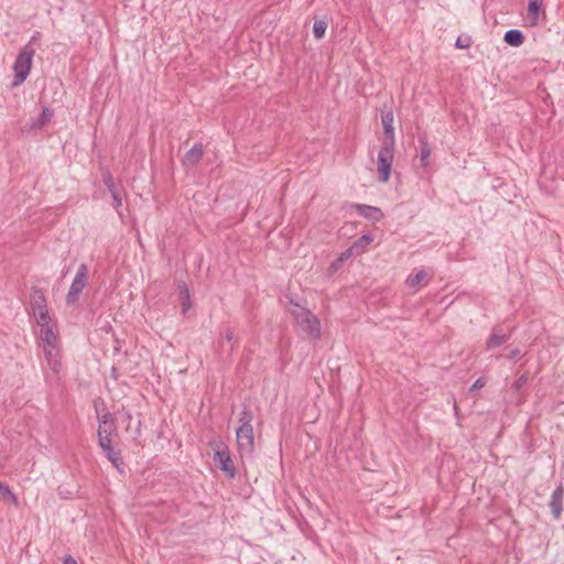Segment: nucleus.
<instances>
[{
	"label": "nucleus",
	"instance_id": "1",
	"mask_svg": "<svg viewBox=\"0 0 564 564\" xmlns=\"http://www.w3.org/2000/svg\"><path fill=\"white\" fill-rule=\"evenodd\" d=\"M33 316L40 327L39 341L41 346L59 345L56 325L52 321L42 294H36L32 300Z\"/></svg>",
	"mask_w": 564,
	"mask_h": 564
},
{
	"label": "nucleus",
	"instance_id": "2",
	"mask_svg": "<svg viewBox=\"0 0 564 564\" xmlns=\"http://www.w3.org/2000/svg\"><path fill=\"white\" fill-rule=\"evenodd\" d=\"M297 327L306 334V336L317 339L321 336L319 319L308 310L296 305L292 311Z\"/></svg>",
	"mask_w": 564,
	"mask_h": 564
},
{
	"label": "nucleus",
	"instance_id": "3",
	"mask_svg": "<svg viewBox=\"0 0 564 564\" xmlns=\"http://www.w3.org/2000/svg\"><path fill=\"white\" fill-rule=\"evenodd\" d=\"M116 433L115 421H101L98 425V444L108 459L118 466L119 453L111 446V436Z\"/></svg>",
	"mask_w": 564,
	"mask_h": 564
},
{
	"label": "nucleus",
	"instance_id": "4",
	"mask_svg": "<svg viewBox=\"0 0 564 564\" xmlns=\"http://www.w3.org/2000/svg\"><path fill=\"white\" fill-rule=\"evenodd\" d=\"M33 41H34V37H32L31 41L29 42V44H26L20 51V53L14 62V65H13V70H14L13 85L14 86L21 85L28 78V76L30 74L33 56L35 53L34 50L31 47V44L33 43Z\"/></svg>",
	"mask_w": 564,
	"mask_h": 564
},
{
	"label": "nucleus",
	"instance_id": "5",
	"mask_svg": "<svg viewBox=\"0 0 564 564\" xmlns=\"http://www.w3.org/2000/svg\"><path fill=\"white\" fill-rule=\"evenodd\" d=\"M44 354L45 376L48 380H58L63 365L59 345L41 346Z\"/></svg>",
	"mask_w": 564,
	"mask_h": 564
},
{
	"label": "nucleus",
	"instance_id": "6",
	"mask_svg": "<svg viewBox=\"0 0 564 564\" xmlns=\"http://www.w3.org/2000/svg\"><path fill=\"white\" fill-rule=\"evenodd\" d=\"M209 445L214 451V462L230 478H234L236 475V469L228 446L221 440H214L209 443Z\"/></svg>",
	"mask_w": 564,
	"mask_h": 564
},
{
	"label": "nucleus",
	"instance_id": "7",
	"mask_svg": "<svg viewBox=\"0 0 564 564\" xmlns=\"http://www.w3.org/2000/svg\"><path fill=\"white\" fill-rule=\"evenodd\" d=\"M393 159L394 145L382 144L377 160L378 180L381 183H387L390 180Z\"/></svg>",
	"mask_w": 564,
	"mask_h": 564
},
{
	"label": "nucleus",
	"instance_id": "8",
	"mask_svg": "<svg viewBox=\"0 0 564 564\" xmlns=\"http://www.w3.org/2000/svg\"><path fill=\"white\" fill-rule=\"evenodd\" d=\"M87 280H88V267L85 263H82L77 272L75 274V278L69 286V290L66 295V303L67 305H75L80 297V294L83 290L87 286Z\"/></svg>",
	"mask_w": 564,
	"mask_h": 564
},
{
	"label": "nucleus",
	"instance_id": "9",
	"mask_svg": "<svg viewBox=\"0 0 564 564\" xmlns=\"http://www.w3.org/2000/svg\"><path fill=\"white\" fill-rule=\"evenodd\" d=\"M237 446L241 456H249L254 448V433L252 426L238 427L236 432Z\"/></svg>",
	"mask_w": 564,
	"mask_h": 564
},
{
	"label": "nucleus",
	"instance_id": "10",
	"mask_svg": "<svg viewBox=\"0 0 564 564\" xmlns=\"http://www.w3.org/2000/svg\"><path fill=\"white\" fill-rule=\"evenodd\" d=\"M381 121H382L383 133H384L383 144L390 145V142H391V145H394L395 140H394V128H393V113H392V111H387V112L382 113Z\"/></svg>",
	"mask_w": 564,
	"mask_h": 564
},
{
	"label": "nucleus",
	"instance_id": "11",
	"mask_svg": "<svg viewBox=\"0 0 564 564\" xmlns=\"http://www.w3.org/2000/svg\"><path fill=\"white\" fill-rule=\"evenodd\" d=\"M360 216L364 218L377 223L383 218V213L380 208L369 205L356 204L352 206Z\"/></svg>",
	"mask_w": 564,
	"mask_h": 564
},
{
	"label": "nucleus",
	"instance_id": "12",
	"mask_svg": "<svg viewBox=\"0 0 564 564\" xmlns=\"http://www.w3.org/2000/svg\"><path fill=\"white\" fill-rule=\"evenodd\" d=\"M564 490L562 487H557L551 497L550 507L554 518L558 519L562 513Z\"/></svg>",
	"mask_w": 564,
	"mask_h": 564
},
{
	"label": "nucleus",
	"instance_id": "13",
	"mask_svg": "<svg viewBox=\"0 0 564 564\" xmlns=\"http://www.w3.org/2000/svg\"><path fill=\"white\" fill-rule=\"evenodd\" d=\"M431 279V274H429L425 270H420L406 279V284L409 288L414 289V291H417L422 284H425Z\"/></svg>",
	"mask_w": 564,
	"mask_h": 564
},
{
	"label": "nucleus",
	"instance_id": "14",
	"mask_svg": "<svg viewBox=\"0 0 564 564\" xmlns=\"http://www.w3.org/2000/svg\"><path fill=\"white\" fill-rule=\"evenodd\" d=\"M204 148L200 143L195 144L184 156L183 164L186 166L196 165L203 158Z\"/></svg>",
	"mask_w": 564,
	"mask_h": 564
},
{
	"label": "nucleus",
	"instance_id": "15",
	"mask_svg": "<svg viewBox=\"0 0 564 564\" xmlns=\"http://www.w3.org/2000/svg\"><path fill=\"white\" fill-rule=\"evenodd\" d=\"M542 0H529L527 19L530 25H536L540 20Z\"/></svg>",
	"mask_w": 564,
	"mask_h": 564
},
{
	"label": "nucleus",
	"instance_id": "16",
	"mask_svg": "<svg viewBox=\"0 0 564 564\" xmlns=\"http://www.w3.org/2000/svg\"><path fill=\"white\" fill-rule=\"evenodd\" d=\"M509 335L503 333L500 328H494L490 337L486 343L487 349H494L502 345L505 341H507Z\"/></svg>",
	"mask_w": 564,
	"mask_h": 564
},
{
	"label": "nucleus",
	"instance_id": "17",
	"mask_svg": "<svg viewBox=\"0 0 564 564\" xmlns=\"http://www.w3.org/2000/svg\"><path fill=\"white\" fill-rule=\"evenodd\" d=\"M503 40L511 46L519 47L524 42V35L519 30H509L505 33Z\"/></svg>",
	"mask_w": 564,
	"mask_h": 564
},
{
	"label": "nucleus",
	"instance_id": "18",
	"mask_svg": "<svg viewBox=\"0 0 564 564\" xmlns=\"http://www.w3.org/2000/svg\"><path fill=\"white\" fill-rule=\"evenodd\" d=\"M430 156H431V149L429 147V143L420 139V161L421 166L426 167L430 164Z\"/></svg>",
	"mask_w": 564,
	"mask_h": 564
},
{
	"label": "nucleus",
	"instance_id": "19",
	"mask_svg": "<svg viewBox=\"0 0 564 564\" xmlns=\"http://www.w3.org/2000/svg\"><path fill=\"white\" fill-rule=\"evenodd\" d=\"M180 295H181V305H182V313H186L191 308V300H189V291L185 283H182L178 285Z\"/></svg>",
	"mask_w": 564,
	"mask_h": 564
},
{
	"label": "nucleus",
	"instance_id": "20",
	"mask_svg": "<svg viewBox=\"0 0 564 564\" xmlns=\"http://www.w3.org/2000/svg\"><path fill=\"white\" fill-rule=\"evenodd\" d=\"M372 241L373 238L370 235H362L352 243L351 248L356 253H361Z\"/></svg>",
	"mask_w": 564,
	"mask_h": 564
},
{
	"label": "nucleus",
	"instance_id": "21",
	"mask_svg": "<svg viewBox=\"0 0 564 564\" xmlns=\"http://www.w3.org/2000/svg\"><path fill=\"white\" fill-rule=\"evenodd\" d=\"M52 117L53 110L50 108H44L39 118L36 119V121L33 123V128H42L51 121Z\"/></svg>",
	"mask_w": 564,
	"mask_h": 564
},
{
	"label": "nucleus",
	"instance_id": "22",
	"mask_svg": "<svg viewBox=\"0 0 564 564\" xmlns=\"http://www.w3.org/2000/svg\"><path fill=\"white\" fill-rule=\"evenodd\" d=\"M0 494L6 501H8L14 506L18 505L17 496L11 491V489L7 485H4L1 481H0Z\"/></svg>",
	"mask_w": 564,
	"mask_h": 564
},
{
	"label": "nucleus",
	"instance_id": "23",
	"mask_svg": "<svg viewBox=\"0 0 564 564\" xmlns=\"http://www.w3.org/2000/svg\"><path fill=\"white\" fill-rule=\"evenodd\" d=\"M327 29V23L325 21L318 20L314 22L313 25V34L316 39H322L325 35Z\"/></svg>",
	"mask_w": 564,
	"mask_h": 564
},
{
	"label": "nucleus",
	"instance_id": "24",
	"mask_svg": "<svg viewBox=\"0 0 564 564\" xmlns=\"http://www.w3.org/2000/svg\"><path fill=\"white\" fill-rule=\"evenodd\" d=\"M252 419H253V416H252L251 411L245 409L240 413V417H239L240 426L239 427L252 426L251 425Z\"/></svg>",
	"mask_w": 564,
	"mask_h": 564
},
{
	"label": "nucleus",
	"instance_id": "25",
	"mask_svg": "<svg viewBox=\"0 0 564 564\" xmlns=\"http://www.w3.org/2000/svg\"><path fill=\"white\" fill-rule=\"evenodd\" d=\"M111 196H112V199H113V207L116 209H118L121 204H122V199H121V196H120V193L116 189V188H112L111 187Z\"/></svg>",
	"mask_w": 564,
	"mask_h": 564
},
{
	"label": "nucleus",
	"instance_id": "26",
	"mask_svg": "<svg viewBox=\"0 0 564 564\" xmlns=\"http://www.w3.org/2000/svg\"><path fill=\"white\" fill-rule=\"evenodd\" d=\"M356 252L354 251V248H349L347 249L346 251L341 252L339 256H338V259L341 261V262H345L347 261L348 259H350Z\"/></svg>",
	"mask_w": 564,
	"mask_h": 564
},
{
	"label": "nucleus",
	"instance_id": "27",
	"mask_svg": "<svg viewBox=\"0 0 564 564\" xmlns=\"http://www.w3.org/2000/svg\"><path fill=\"white\" fill-rule=\"evenodd\" d=\"M343 263H344V262H341L338 258H337V259H335V260L330 263V265H329V269H328L329 273H330V274H333V273H335L336 271H338V270L341 268Z\"/></svg>",
	"mask_w": 564,
	"mask_h": 564
},
{
	"label": "nucleus",
	"instance_id": "28",
	"mask_svg": "<svg viewBox=\"0 0 564 564\" xmlns=\"http://www.w3.org/2000/svg\"><path fill=\"white\" fill-rule=\"evenodd\" d=\"M486 383H487L486 378H485V377H480V378H478V379L474 382V384L471 386V390L480 389V388L485 387V386H486Z\"/></svg>",
	"mask_w": 564,
	"mask_h": 564
},
{
	"label": "nucleus",
	"instance_id": "29",
	"mask_svg": "<svg viewBox=\"0 0 564 564\" xmlns=\"http://www.w3.org/2000/svg\"><path fill=\"white\" fill-rule=\"evenodd\" d=\"M97 416L99 423L101 421H113L112 415L108 411H104L102 413L98 412Z\"/></svg>",
	"mask_w": 564,
	"mask_h": 564
},
{
	"label": "nucleus",
	"instance_id": "30",
	"mask_svg": "<svg viewBox=\"0 0 564 564\" xmlns=\"http://www.w3.org/2000/svg\"><path fill=\"white\" fill-rule=\"evenodd\" d=\"M528 381V376L522 375L514 383L517 390H519Z\"/></svg>",
	"mask_w": 564,
	"mask_h": 564
},
{
	"label": "nucleus",
	"instance_id": "31",
	"mask_svg": "<svg viewBox=\"0 0 564 564\" xmlns=\"http://www.w3.org/2000/svg\"><path fill=\"white\" fill-rule=\"evenodd\" d=\"M224 336H225V339H226L227 341H231V340H234V339H235V332H234L232 329H230V328H227V329L225 330V335H224Z\"/></svg>",
	"mask_w": 564,
	"mask_h": 564
},
{
	"label": "nucleus",
	"instance_id": "32",
	"mask_svg": "<svg viewBox=\"0 0 564 564\" xmlns=\"http://www.w3.org/2000/svg\"><path fill=\"white\" fill-rule=\"evenodd\" d=\"M105 184L106 186L108 187V189L111 192V187L112 188H116L115 187V184H113V181L110 176H108L107 178H105Z\"/></svg>",
	"mask_w": 564,
	"mask_h": 564
},
{
	"label": "nucleus",
	"instance_id": "33",
	"mask_svg": "<svg viewBox=\"0 0 564 564\" xmlns=\"http://www.w3.org/2000/svg\"><path fill=\"white\" fill-rule=\"evenodd\" d=\"M520 356V350L518 348L512 349L508 356V358L513 359Z\"/></svg>",
	"mask_w": 564,
	"mask_h": 564
},
{
	"label": "nucleus",
	"instance_id": "34",
	"mask_svg": "<svg viewBox=\"0 0 564 564\" xmlns=\"http://www.w3.org/2000/svg\"><path fill=\"white\" fill-rule=\"evenodd\" d=\"M63 564H77V562H76V560H75V558H73L72 556H69V555H68V556H66V557L64 558Z\"/></svg>",
	"mask_w": 564,
	"mask_h": 564
},
{
	"label": "nucleus",
	"instance_id": "35",
	"mask_svg": "<svg viewBox=\"0 0 564 564\" xmlns=\"http://www.w3.org/2000/svg\"><path fill=\"white\" fill-rule=\"evenodd\" d=\"M126 415H127V419L130 421L131 420V415L129 413H127Z\"/></svg>",
	"mask_w": 564,
	"mask_h": 564
}]
</instances>
